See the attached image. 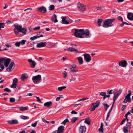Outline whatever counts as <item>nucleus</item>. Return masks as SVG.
Instances as JSON below:
<instances>
[{"mask_svg":"<svg viewBox=\"0 0 133 133\" xmlns=\"http://www.w3.org/2000/svg\"><path fill=\"white\" fill-rule=\"evenodd\" d=\"M5 25V24L4 23H0V29L1 28H4Z\"/></svg>","mask_w":133,"mask_h":133,"instance_id":"nucleus-47","label":"nucleus"},{"mask_svg":"<svg viewBox=\"0 0 133 133\" xmlns=\"http://www.w3.org/2000/svg\"><path fill=\"white\" fill-rule=\"evenodd\" d=\"M86 38H89L91 36L90 31L88 29H86L85 31V34Z\"/></svg>","mask_w":133,"mask_h":133,"instance_id":"nucleus-19","label":"nucleus"},{"mask_svg":"<svg viewBox=\"0 0 133 133\" xmlns=\"http://www.w3.org/2000/svg\"><path fill=\"white\" fill-rule=\"evenodd\" d=\"M63 96L62 95H60L59 97H57L56 98V100L57 101H58L61 98H63Z\"/></svg>","mask_w":133,"mask_h":133,"instance_id":"nucleus-44","label":"nucleus"},{"mask_svg":"<svg viewBox=\"0 0 133 133\" xmlns=\"http://www.w3.org/2000/svg\"><path fill=\"white\" fill-rule=\"evenodd\" d=\"M103 21V20L102 19H98V21L97 22V24L98 26H101V24Z\"/></svg>","mask_w":133,"mask_h":133,"instance_id":"nucleus-26","label":"nucleus"},{"mask_svg":"<svg viewBox=\"0 0 133 133\" xmlns=\"http://www.w3.org/2000/svg\"><path fill=\"white\" fill-rule=\"evenodd\" d=\"M55 8V6L53 5H52L49 7V10H54Z\"/></svg>","mask_w":133,"mask_h":133,"instance_id":"nucleus-37","label":"nucleus"},{"mask_svg":"<svg viewBox=\"0 0 133 133\" xmlns=\"http://www.w3.org/2000/svg\"><path fill=\"white\" fill-rule=\"evenodd\" d=\"M64 50H67L68 51L74 52L75 53H78V50L76 49L71 47L67 49H65Z\"/></svg>","mask_w":133,"mask_h":133,"instance_id":"nucleus-14","label":"nucleus"},{"mask_svg":"<svg viewBox=\"0 0 133 133\" xmlns=\"http://www.w3.org/2000/svg\"><path fill=\"white\" fill-rule=\"evenodd\" d=\"M63 78H65L67 76V73L66 71H64L63 72Z\"/></svg>","mask_w":133,"mask_h":133,"instance_id":"nucleus-38","label":"nucleus"},{"mask_svg":"<svg viewBox=\"0 0 133 133\" xmlns=\"http://www.w3.org/2000/svg\"><path fill=\"white\" fill-rule=\"evenodd\" d=\"M14 26L15 27L14 30L15 34L17 35L19 34L20 32L23 34V35H25L27 29L24 28H22V26L18 25L17 23L15 24Z\"/></svg>","mask_w":133,"mask_h":133,"instance_id":"nucleus-1","label":"nucleus"},{"mask_svg":"<svg viewBox=\"0 0 133 133\" xmlns=\"http://www.w3.org/2000/svg\"><path fill=\"white\" fill-rule=\"evenodd\" d=\"M11 61V59L9 58V72L12 71L15 66V64L14 62H11L9 64Z\"/></svg>","mask_w":133,"mask_h":133,"instance_id":"nucleus-8","label":"nucleus"},{"mask_svg":"<svg viewBox=\"0 0 133 133\" xmlns=\"http://www.w3.org/2000/svg\"><path fill=\"white\" fill-rule=\"evenodd\" d=\"M122 90H119L118 91L115 92L113 97V104L114 103L116 99L120 94Z\"/></svg>","mask_w":133,"mask_h":133,"instance_id":"nucleus-10","label":"nucleus"},{"mask_svg":"<svg viewBox=\"0 0 133 133\" xmlns=\"http://www.w3.org/2000/svg\"><path fill=\"white\" fill-rule=\"evenodd\" d=\"M103 126H104V125H103V123L102 122L101 123L100 128L98 129L99 131L100 132H101L102 133H103Z\"/></svg>","mask_w":133,"mask_h":133,"instance_id":"nucleus-27","label":"nucleus"},{"mask_svg":"<svg viewBox=\"0 0 133 133\" xmlns=\"http://www.w3.org/2000/svg\"><path fill=\"white\" fill-rule=\"evenodd\" d=\"M26 41V40H22L21 42V44L22 45H24L25 44Z\"/></svg>","mask_w":133,"mask_h":133,"instance_id":"nucleus-50","label":"nucleus"},{"mask_svg":"<svg viewBox=\"0 0 133 133\" xmlns=\"http://www.w3.org/2000/svg\"><path fill=\"white\" fill-rule=\"evenodd\" d=\"M126 126L127 127H130L131 126V123L130 122H128L126 124Z\"/></svg>","mask_w":133,"mask_h":133,"instance_id":"nucleus-61","label":"nucleus"},{"mask_svg":"<svg viewBox=\"0 0 133 133\" xmlns=\"http://www.w3.org/2000/svg\"><path fill=\"white\" fill-rule=\"evenodd\" d=\"M78 59L79 61V64H82L83 63V59L82 57H79L78 58Z\"/></svg>","mask_w":133,"mask_h":133,"instance_id":"nucleus-29","label":"nucleus"},{"mask_svg":"<svg viewBox=\"0 0 133 133\" xmlns=\"http://www.w3.org/2000/svg\"><path fill=\"white\" fill-rule=\"evenodd\" d=\"M118 19L121 21L123 22V18L121 16H119L117 18Z\"/></svg>","mask_w":133,"mask_h":133,"instance_id":"nucleus-56","label":"nucleus"},{"mask_svg":"<svg viewBox=\"0 0 133 133\" xmlns=\"http://www.w3.org/2000/svg\"><path fill=\"white\" fill-rule=\"evenodd\" d=\"M107 92L108 94L110 95L114 93V92L113 90L111 89L109 91L108 90L107 91Z\"/></svg>","mask_w":133,"mask_h":133,"instance_id":"nucleus-39","label":"nucleus"},{"mask_svg":"<svg viewBox=\"0 0 133 133\" xmlns=\"http://www.w3.org/2000/svg\"><path fill=\"white\" fill-rule=\"evenodd\" d=\"M41 75H37L32 77V80L34 84H38L41 80Z\"/></svg>","mask_w":133,"mask_h":133,"instance_id":"nucleus-7","label":"nucleus"},{"mask_svg":"<svg viewBox=\"0 0 133 133\" xmlns=\"http://www.w3.org/2000/svg\"><path fill=\"white\" fill-rule=\"evenodd\" d=\"M18 80L17 78H15L13 79V83H14L16 84L18 82Z\"/></svg>","mask_w":133,"mask_h":133,"instance_id":"nucleus-41","label":"nucleus"},{"mask_svg":"<svg viewBox=\"0 0 133 133\" xmlns=\"http://www.w3.org/2000/svg\"><path fill=\"white\" fill-rule=\"evenodd\" d=\"M114 21V19H108L104 20L102 26L108 28L112 26V23Z\"/></svg>","mask_w":133,"mask_h":133,"instance_id":"nucleus-4","label":"nucleus"},{"mask_svg":"<svg viewBox=\"0 0 133 133\" xmlns=\"http://www.w3.org/2000/svg\"><path fill=\"white\" fill-rule=\"evenodd\" d=\"M118 65L119 66L121 67H125L127 65V61L125 60H122L119 62Z\"/></svg>","mask_w":133,"mask_h":133,"instance_id":"nucleus-12","label":"nucleus"},{"mask_svg":"<svg viewBox=\"0 0 133 133\" xmlns=\"http://www.w3.org/2000/svg\"><path fill=\"white\" fill-rule=\"evenodd\" d=\"M21 44V42H17L15 43V45L16 46L19 47Z\"/></svg>","mask_w":133,"mask_h":133,"instance_id":"nucleus-52","label":"nucleus"},{"mask_svg":"<svg viewBox=\"0 0 133 133\" xmlns=\"http://www.w3.org/2000/svg\"><path fill=\"white\" fill-rule=\"evenodd\" d=\"M106 94V92H102L100 93L99 95L102 96H104Z\"/></svg>","mask_w":133,"mask_h":133,"instance_id":"nucleus-55","label":"nucleus"},{"mask_svg":"<svg viewBox=\"0 0 133 133\" xmlns=\"http://www.w3.org/2000/svg\"><path fill=\"white\" fill-rule=\"evenodd\" d=\"M69 122V121L68 119V118H66L64 120L63 122L61 124H63L65 125V124L67 122Z\"/></svg>","mask_w":133,"mask_h":133,"instance_id":"nucleus-34","label":"nucleus"},{"mask_svg":"<svg viewBox=\"0 0 133 133\" xmlns=\"http://www.w3.org/2000/svg\"><path fill=\"white\" fill-rule=\"evenodd\" d=\"M75 32L74 35L76 37L83 38V36L85 34V31L83 29H75Z\"/></svg>","mask_w":133,"mask_h":133,"instance_id":"nucleus-3","label":"nucleus"},{"mask_svg":"<svg viewBox=\"0 0 133 133\" xmlns=\"http://www.w3.org/2000/svg\"><path fill=\"white\" fill-rule=\"evenodd\" d=\"M128 128L127 127H124L123 128V132L125 133H128Z\"/></svg>","mask_w":133,"mask_h":133,"instance_id":"nucleus-36","label":"nucleus"},{"mask_svg":"<svg viewBox=\"0 0 133 133\" xmlns=\"http://www.w3.org/2000/svg\"><path fill=\"white\" fill-rule=\"evenodd\" d=\"M102 9V7L101 6H97L96 8V9L98 11H101Z\"/></svg>","mask_w":133,"mask_h":133,"instance_id":"nucleus-43","label":"nucleus"},{"mask_svg":"<svg viewBox=\"0 0 133 133\" xmlns=\"http://www.w3.org/2000/svg\"><path fill=\"white\" fill-rule=\"evenodd\" d=\"M128 92V94L125 96L123 103H127V102H131V99L130 96L131 95V91L129 90Z\"/></svg>","mask_w":133,"mask_h":133,"instance_id":"nucleus-6","label":"nucleus"},{"mask_svg":"<svg viewBox=\"0 0 133 133\" xmlns=\"http://www.w3.org/2000/svg\"><path fill=\"white\" fill-rule=\"evenodd\" d=\"M18 123V121L16 119H12L9 121V123L11 124H15Z\"/></svg>","mask_w":133,"mask_h":133,"instance_id":"nucleus-23","label":"nucleus"},{"mask_svg":"<svg viewBox=\"0 0 133 133\" xmlns=\"http://www.w3.org/2000/svg\"><path fill=\"white\" fill-rule=\"evenodd\" d=\"M52 104V103L51 101H49L45 103L44 105L47 107H50Z\"/></svg>","mask_w":133,"mask_h":133,"instance_id":"nucleus-25","label":"nucleus"},{"mask_svg":"<svg viewBox=\"0 0 133 133\" xmlns=\"http://www.w3.org/2000/svg\"><path fill=\"white\" fill-rule=\"evenodd\" d=\"M84 60L87 62H89L91 60V57L89 54H84L83 55Z\"/></svg>","mask_w":133,"mask_h":133,"instance_id":"nucleus-11","label":"nucleus"},{"mask_svg":"<svg viewBox=\"0 0 133 133\" xmlns=\"http://www.w3.org/2000/svg\"><path fill=\"white\" fill-rule=\"evenodd\" d=\"M10 87L11 88H17L18 86L16 85V84L13 83L10 86Z\"/></svg>","mask_w":133,"mask_h":133,"instance_id":"nucleus-35","label":"nucleus"},{"mask_svg":"<svg viewBox=\"0 0 133 133\" xmlns=\"http://www.w3.org/2000/svg\"><path fill=\"white\" fill-rule=\"evenodd\" d=\"M33 95V94L31 93H29L27 94L26 96H32Z\"/></svg>","mask_w":133,"mask_h":133,"instance_id":"nucleus-63","label":"nucleus"},{"mask_svg":"<svg viewBox=\"0 0 133 133\" xmlns=\"http://www.w3.org/2000/svg\"><path fill=\"white\" fill-rule=\"evenodd\" d=\"M86 130V127L84 126H81L79 129V131L80 133H85Z\"/></svg>","mask_w":133,"mask_h":133,"instance_id":"nucleus-15","label":"nucleus"},{"mask_svg":"<svg viewBox=\"0 0 133 133\" xmlns=\"http://www.w3.org/2000/svg\"><path fill=\"white\" fill-rule=\"evenodd\" d=\"M36 98L37 99V101L38 102H39L41 103H42L39 97H36Z\"/></svg>","mask_w":133,"mask_h":133,"instance_id":"nucleus-54","label":"nucleus"},{"mask_svg":"<svg viewBox=\"0 0 133 133\" xmlns=\"http://www.w3.org/2000/svg\"><path fill=\"white\" fill-rule=\"evenodd\" d=\"M103 105L105 108H108L109 107V106L108 105L106 102H104L103 103Z\"/></svg>","mask_w":133,"mask_h":133,"instance_id":"nucleus-45","label":"nucleus"},{"mask_svg":"<svg viewBox=\"0 0 133 133\" xmlns=\"http://www.w3.org/2000/svg\"><path fill=\"white\" fill-rule=\"evenodd\" d=\"M21 117L23 119H28L29 118V117L26 116H21Z\"/></svg>","mask_w":133,"mask_h":133,"instance_id":"nucleus-40","label":"nucleus"},{"mask_svg":"<svg viewBox=\"0 0 133 133\" xmlns=\"http://www.w3.org/2000/svg\"><path fill=\"white\" fill-rule=\"evenodd\" d=\"M96 108L95 107V106H93V107H92L91 109H90V110L91 112L94 111Z\"/></svg>","mask_w":133,"mask_h":133,"instance_id":"nucleus-49","label":"nucleus"},{"mask_svg":"<svg viewBox=\"0 0 133 133\" xmlns=\"http://www.w3.org/2000/svg\"><path fill=\"white\" fill-rule=\"evenodd\" d=\"M19 109L21 111H24L28 109V108L27 107H19Z\"/></svg>","mask_w":133,"mask_h":133,"instance_id":"nucleus-32","label":"nucleus"},{"mask_svg":"<svg viewBox=\"0 0 133 133\" xmlns=\"http://www.w3.org/2000/svg\"><path fill=\"white\" fill-rule=\"evenodd\" d=\"M40 29V27L39 26H38L37 27H36L33 29L34 30H38Z\"/></svg>","mask_w":133,"mask_h":133,"instance_id":"nucleus-51","label":"nucleus"},{"mask_svg":"<svg viewBox=\"0 0 133 133\" xmlns=\"http://www.w3.org/2000/svg\"><path fill=\"white\" fill-rule=\"evenodd\" d=\"M88 99V98H83L82 99H79L77 101L79 102V101H83V100H86L87 99Z\"/></svg>","mask_w":133,"mask_h":133,"instance_id":"nucleus-53","label":"nucleus"},{"mask_svg":"<svg viewBox=\"0 0 133 133\" xmlns=\"http://www.w3.org/2000/svg\"><path fill=\"white\" fill-rule=\"evenodd\" d=\"M46 43L45 42H42L37 44V48H42L45 47Z\"/></svg>","mask_w":133,"mask_h":133,"instance_id":"nucleus-17","label":"nucleus"},{"mask_svg":"<svg viewBox=\"0 0 133 133\" xmlns=\"http://www.w3.org/2000/svg\"><path fill=\"white\" fill-rule=\"evenodd\" d=\"M71 70L73 73L76 72L77 71L76 70L74 69V68H71Z\"/></svg>","mask_w":133,"mask_h":133,"instance_id":"nucleus-57","label":"nucleus"},{"mask_svg":"<svg viewBox=\"0 0 133 133\" xmlns=\"http://www.w3.org/2000/svg\"><path fill=\"white\" fill-rule=\"evenodd\" d=\"M42 120L43 122H46L47 123H49L50 122L49 121H46L45 119L44 118H42Z\"/></svg>","mask_w":133,"mask_h":133,"instance_id":"nucleus-58","label":"nucleus"},{"mask_svg":"<svg viewBox=\"0 0 133 133\" xmlns=\"http://www.w3.org/2000/svg\"><path fill=\"white\" fill-rule=\"evenodd\" d=\"M90 120L89 118H88L85 119L84 122L87 124L89 125L90 124Z\"/></svg>","mask_w":133,"mask_h":133,"instance_id":"nucleus-28","label":"nucleus"},{"mask_svg":"<svg viewBox=\"0 0 133 133\" xmlns=\"http://www.w3.org/2000/svg\"><path fill=\"white\" fill-rule=\"evenodd\" d=\"M66 87L65 86H62L60 87H58V90L59 91H61L63 89L66 88Z\"/></svg>","mask_w":133,"mask_h":133,"instance_id":"nucleus-33","label":"nucleus"},{"mask_svg":"<svg viewBox=\"0 0 133 133\" xmlns=\"http://www.w3.org/2000/svg\"><path fill=\"white\" fill-rule=\"evenodd\" d=\"M41 31L39 32V34H37V35H36V36H41V35H42V36H42V37H43V35H40V33H41Z\"/></svg>","mask_w":133,"mask_h":133,"instance_id":"nucleus-62","label":"nucleus"},{"mask_svg":"<svg viewBox=\"0 0 133 133\" xmlns=\"http://www.w3.org/2000/svg\"><path fill=\"white\" fill-rule=\"evenodd\" d=\"M114 104H113H113H112V107H111V109H110V110H109V111L108 114H107V118H106L107 119L108 118L110 115V113L111 112L112 110V109L113 108V106L114 105Z\"/></svg>","mask_w":133,"mask_h":133,"instance_id":"nucleus-30","label":"nucleus"},{"mask_svg":"<svg viewBox=\"0 0 133 133\" xmlns=\"http://www.w3.org/2000/svg\"><path fill=\"white\" fill-rule=\"evenodd\" d=\"M8 66V58L0 57V72L2 71L4 68Z\"/></svg>","mask_w":133,"mask_h":133,"instance_id":"nucleus-2","label":"nucleus"},{"mask_svg":"<svg viewBox=\"0 0 133 133\" xmlns=\"http://www.w3.org/2000/svg\"><path fill=\"white\" fill-rule=\"evenodd\" d=\"M15 101V98L13 97H11L10 98V101L11 103L14 102Z\"/></svg>","mask_w":133,"mask_h":133,"instance_id":"nucleus-42","label":"nucleus"},{"mask_svg":"<svg viewBox=\"0 0 133 133\" xmlns=\"http://www.w3.org/2000/svg\"><path fill=\"white\" fill-rule=\"evenodd\" d=\"M37 123V121H36L34 123L32 124L31 126L34 127H35L36 126Z\"/></svg>","mask_w":133,"mask_h":133,"instance_id":"nucleus-48","label":"nucleus"},{"mask_svg":"<svg viewBox=\"0 0 133 133\" xmlns=\"http://www.w3.org/2000/svg\"><path fill=\"white\" fill-rule=\"evenodd\" d=\"M28 77V74L25 73L23 74L21 77V79L23 81H24L25 79H27Z\"/></svg>","mask_w":133,"mask_h":133,"instance_id":"nucleus-21","label":"nucleus"},{"mask_svg":"<svg viewBox=\"0 0 133 133\" xmlns=\"http://www.w3.org/2000/svg\"><path fill=\"white\" fill-rule=\"evenodd\" d=\"M52 21L54 22V23H56L58 22L57 19V16L55 14H54L53 16H52L51 18Z\"/></svg>","mask_w":133,"mask_h":133,"instance_id":"nucleus-22","label":"nucleus"},{"mask_svg":"<svg viewBox=\"0 0 133 133\" xmlns=\"http://www.w3.org/2000/svg\"><path fill=\"white\" fill-rule=\"evenodd\" d=\"M71 68H72L75 69L76 67V66L75 65H72L71 66Z\"/></svg>","mask_w":133,"mask_h":133,"instance_id":"nucleus-64","label":"nucleus"},{"mask_svg":"<svg viewBox=\"0 0 133 133\" xmlns=\"http://www.w3.org/2000/svg\"><path fill=\"white\" fill-rule=\"evenodd\" d=\"M127 18L130 20L133 21V13H129L127 14Z\"/></svg>","mask_w":133,"mask_h":133,"instance_id":"nucleus-20","label":"nucleus"},{"mask_svg":"<svg viewBox=\"0 0 133 133\" xmlns=\"http://www.w3.org/2000/svg\"><path fill=\"white\" fill-rule=\"evenodd\" d=\"M78 119L77 117H73L72 118V122H75Z\"/></svg>","mask_w":133,"mask_h":133,"instance_id":"nucleus-46","label":"nucleus"},{"mask_svg":"<svg viewBox=\"0 0 133 133\" xmlns=\"http://www.w3.org/2000/svg\"><path fill=\"white\" fill-rule=\"evenodd\" d=\"M71 114H77V112H76L74 110H72L71 112Z\"/></svg>","mask_w":133,"mask_h":133,"instance_id":"nucleus-60","label":"nucleus"},{"mask_svg":"<svg viewBox=\"0 0 133 133\" xmlns=\"http://www.w3.org/2000/svg\"><path fill=\"white\" fill-rule=\"evenodd\" d=\"M61 18L62 19L61 22L62 23L65 24H67L69 23V22L66 20V17H65L62 16Z\"/></svg>","mask_w":133,"mask_h":133,"instance_id":"nucleus-18","label":"nucleus"},{"mask_svg":"<svg viewBox=\"0 0 133 133\" xmlns=\"http://www.w3.org/2000/svg\"><path fill=\"white\" fill-rule=\"evenodd\" d=\"M28 61L30 63V67L32 68H34L36 64V63L31 59H29Z\"/></svg>","mask_w":133,"mask_h":133,"instance_id":"nucleus-13","label":"nucleus"},{"mask_svg":"<svg viewBox=\"0 0 133 133\" xmlns=\"http://www.w3.org/2000/svg\"><path fill=\"white\" fill-rule=\"evenodd\" d=\"M126 120V119H125V118L123 119L122 121L121 122V123H120V124L121 125H122L124 123V122H125Z\"/></svg>","mask_w":133,"mask_h":133,"instance_id":"nucleus-59","label":"nucleus"},{"mask_svg":"<svg viewBox=\"0 0 133 133\" xmlns=\"http://www.w3.org/2000/svg\"><path fill=\"white\" fill-rule=\"evenodd\" d=\"M100 102L98 101H97L95 103H92L91 104L92 106H95V108L98 107L99 105Z\"/></svg>","mask_w":133,"mask_h":133,"instance_id":"nucleus-24","label":"nucleus"},{"mask_svg":"<svg viewBox=\"0 0 133 133\" xmlns=\"http://www.w3.org/2000/svg\"><path fill=\"white\" fill-rule=\"evenodd\" d=\"M64 129V127L62 125L59 127L58 128L57 130L54 131L52 133H63Z\"/></svg>","mask_w":133,"mask_h":133,"instance_id":"nucleus-9","label":"nucleus"},{"mask_svg":"<svg viewBox=\"0 0 133 133\" xmlns=\"http://www.w3.org/2000/svg\"><path fill=\"white\" fill-rule=\"evenodd\" d=\"M38 11L41 13H44L46 12V8L42 6L38 8Z\"/></svg>","mask_w":133,"mask_h":133,"instance_id":"nucleus-16","label":"nucleus"},{"mask_svg":"<svg viewBox=\"0 0 133 133\" xmlns=\"http://www.w3.org/2000/svg\"><path fill=\"white\" fill-rule=\"evenodd\" d=\"M43 36L41 35L40 36H35L33 37H31L30 38V39L32 41L33 40L37 38H38L41 37L42 36Z\"/></svg>","mask_w":133,"mask_h":133,"instance_id":"nucleus-31","label":"nucleus"},{"mask_svg":"<svg viewBox=\"0 0 133 133\" xmlns=\"http://www.w3.org/2000/svg\"><path fill=\"white\" fill-rule=\"evenodd\" d=\"M77 6L78 10L81 12H82L85 11L86 9V8L84 4H81L79 2H78L77 4Z\"/></svg>","mask_w":133,"mask_h":133,"instance_id":"nucleus-5","label":"nucleus"}]
</instances>
